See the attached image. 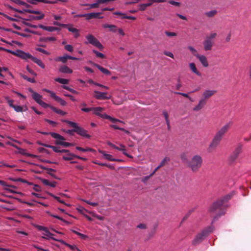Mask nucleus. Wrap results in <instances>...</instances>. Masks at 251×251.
I'll return each mask as SVG.
<instances>
[{"instance_id": "nucleus-16", "label": "nucleus", "mask_w": 251, "mask_h": 251, "mask_svg": "<svg viewBox=\"0 0 251 251\" xmlns=\"http://www.w3.org/2000/svg\"><path fill=\"white\" fill-rule=\"evenodd\" d=\"M221 140V138L215 135L209 144V148L211 149H215L220 144Z\"/></svg>"}, {"instance_id": "nucleus-24", "label": "nucleus", "mask_w": 251, "mask_h": 251, "mask_svg": "<svg viewBox=\"0 0 251 251\" xmlns=\"http://www.w3.org/2000/svg\"><path fill=\"white\" fill-rule=\"evenodd\" d=\"M0 50H4V51H5L7 52H9V53H11L13 55H14L16 56H18V57H20V55L21 54V52L22 51V50H18L16 51H13V50H9V49H5L3 47H0Z\"/></svg>"}, {"instance_id": "nucleus-26", "label": "nucleus", "mask_w": 251, "mask_h": 251, "mask_svg": "<svg viewBox=\"0 0 251 251\" xmlns=\"http://www.w3.org/2000/svg\"><path fill=\"white\" fill-rule=\"evenodd\" d=\"M93 65L97 67L99 70H100L102 73H103L105 75H110L111 74L110 72L107 69H105L100 65L96 64V63H93Z\"/></svg>"}, {"instance_id": "nucleus-43", "label": "nucleus", "mask_w": 251, "mask_h": 251, "mask_svg": "<svg viewBox=\"0 0 251 251\" xmlns=\"http://www.w3.org/2000/svg\"><path fill=\"white\" fill-rule=\"evenodd\" d=\"M10 0L17 4H19V5H24L27 7H28L29 6V5H28L27 3H26L25 1H23L20 0Z\"/></svg>"}, {"instance_id": "nucleus-4", "label": "nucleus", "mask_w": 251, "mask_h": 251, "mask_svg": "<svg viewBox=\"0 0 251 251\" xmlns=\"http://www.w3.org/2000/svg\"><path fill=\"white\" fill-rule=\"evenodd\" d=\"M19 57L25 60L27 59H30L32 61H33L34 63H36L41 68L44 69L45 68V66L44 63L41 59L33 56L29 53L25 52L22 50Z\"/></svg>"}, {"instance_id": "nucleus-25", "label": "nucleus", "mask_w": 251, "mask_h": 251, "mask_svg": "<svg viewBox=\"0 0 251 251\" xmlns=\"http://www.w3.org/2000/svg\"><path fill=\"white\" fill-rule=\"evenodd\" d=\"M59 71L64 74H72L73 73V70L66 65L61 66L59 68Z\"/></svg>"}, {"instance_id": "nucleus-54", "label": "nucleus", "mask_w": 251, "mask_h": 251, "mask_svg": "<svg viewBox=\"0 0 251 251\" xmlns=\"http://www.w3.org/2000/svg\"><path fill=\"white\" fill-rule=\"evenodd\" d=\"M170 160V158L168 157H165L164 158V159L161 161V162L160 163V166L162 167L163 166L165 163H166L167 162H168Z\"/></svg>"}, {"instance_id": "nucleus-64", "label": "nucleus", "mask_w": 251, "mask_h": 251, "mask_svg": "<svg viewBox=\"0 0 251 251\" xmlns=\"http://www.w3.org/2000/svg\"><path fill=\"white\" fill-rule=\"evenodd\" d=\"M164 54L168 56H169L172 58H174V55L173 54V53L170 51H165L164 52Z\"/></svg>"}, {"instance_id": "nucleus-21", "label": "nucleus", "mask_w": 251, "mask_h": 251, "mask_svg": "<svg viewBox=\"0 0 251 251\" xmlns=\"http://www.w3.org/2000/svg\"><path fill=\"white\" fill-rule=\"evenodd\" d=\"M216 92V91L214 90H205L203 93V99H205V100L209 99L211 96L214 95Z\"/></svg>"}, {"instance_id": "nucleus-37", "label": "nucleus", "mask_w": 251, "mask_h": 251, "mask_svg": "<svg viewBox=\"0 0 251 251\" xmlns=\"http://www.w3.org/2000/svg\"><path fill=\"white\" fill-rule=\"evenodd\" d=\"M162 114L164 116L167 126L168 129H169L170 128V121L169 120V115L168 114V112L166 110H164L162 112Z\"/></svg>"}, {"instance_id": "nucleus-52", "label": "nucleus", "mask_w": 251, "mask_h": 251, "mask_svg": "<svg viewBox=\"0 0 251 251\" xmlns=\"http://www.w3.org/2000/svg\"><path fill=\"white\" fill-rule=\"evenodd\" d=\"M242 151V146H239L235 151L234 153L235 157H237L238 155L241 153Z\"/></svg>"}, {"instance_id": "nucleus-14", "label": "nucleus", "mask_w": 251, "mask_h": 251, "mask_svg": "<svg viewBox=\"0 0 251 251\" xmlns=\"http://www.w3.org/2000/svg\"><path fill=\"white\" fill-rule=\"evenodd\" d=\"M5 100L7 101L9 106L13 108L14 110L17 112H20L23 111V108L20 105H15L13 104V100L10 99L8 97H6Z\"/></svg>"}, {"instance_id": "nucleus-3", "label": "nucleus", "mask_w": 251, "mask_h": 251, "mask_svg": "<svg viewBox=\"0 0 251 251\" xmlns=\"http://www.w3.org/2000/svg\"><path fill=\"white\" fill-rule=\"evenodd\" d=\"M232 197L231 195H227L222 198L214 202L209 207V211L214 212L216 209L223 205L225 202L229 201Z\"/></svg>"}, {"instance_id": "nucleus-30", "label": "nucleus", "mask_w": 251, "mask_h": 251, "mask_svg": "<svg viewBox=\"0 0 251 251\" xmlns=\"http://www.w3.org/2000/svg\"><path fill=\"white\" fill-rule=\"evenodd\" d=\"M27 1L31 4H36L37 2H41L45 3H54L56 1H50L48 0H27Z\"/></svg>"}, {"instance_id": "nucleus-61", "label": "nucleus", "mask_w": 251, "mask_h": 251, "mask_svg": "<svg viewBox=\"0 0 251 251\" xmlns=\"http://www.w3.org/2000/svg\"><path fill=\"white\" fill-rule=\"evenodd\" d=\"M47 193L51 197L53 198L54 199L56 200L58 202H59V201L61 200L59 197L56 196L52 193L50 192H47Z\"/></svg>"}, {"instance_id": "nucleus-63", "label": "nucleus", "mask_w": 251, "mask_h": 251, "mask_svg": "<svg viewBox=\"0 0 251 251\" xmlns=\"http://www.w3.org/2000/svg\"><path fill=\"white\" fill-rule=\"evenodd\" d=\"M151 176V174L149 175V176H144V177H143L142 178V181L145 183L150 178L151 176Z\"/></svg>"}, {"instance_id": "nucleus-8", "label": "nucleus", "mask_w": 251, "mask_h": 251, "mask_svg": "<svg viewBox=\"0 0 251 251\" xmlns=\"http://www.w3.org/2000/svg\"><path fill=\"white\" fill-rule=\"evenodd\" d=\"M81 111L85 112H89L93 111V114L104 119V115L107 114L105 113H101V112L104 110V108L101 107H90V108H81Z\"/></svg>"}, {"instance_id": "nucleus-39", "label": "nucleus", "mask_w": 251, "mask_h": 251, "mask_svg": "<svg viewBox=\"0 0 251 251\" xmlns=\"http://www.w3.org/2000/svg\"><path fill=\"white\" fill-rule=\"evenodd\" d=\"M76 149L79 151H83V152H85V151H91V152H96V150H95L94 149H93L92 148H88V147H87L85 149H84V148H81L79 147H76Z\"/></svg>"}, {"instance_id": "nucleus-45", "label": "nucleus", "mask_w": 251, "mask_h": 251, "mask_svg": "<svg viewBox=\"0 0 251 251\" xmlns=\"http://www.w3.org/2000/svg\"><path fill=\"white\" fill-rule=\"evenodd\" d=\"M63 122L67 123L68 125H69L75 128V129H76L78 127V125L76 123L71 122L68 120H64Z\"/></svg>"}, {"instance_id": "nucleus-62", "label": "nucleus", "mask_w": 251, "mask_h": 251, "mask_svg": "<svg viewBox=\"0 0 251 251\" xmlns=\"http://www.w3.org/2000/svg\"><path fill=\"white\" fill-rule=\"evenodd\" d=\"M32 247H34L35 249H37L38 250V251H49L48 250H46L40 247H39L36 245H33Z\"/></svg>"}, {"instance_id": "nucleus-17", "label": "nucleus", "mask_w": 251, "mask_h": 251, "mask_svg": "<svg viewBox=\"0 0 251 251\" xmlns=\"http://www.w3.org/2000/svg\"><path fill=\"white\" fill-rule=\"evenodd\" d=\"M68 26L66 27L68 30L74 34L75 38H77L79 36V30L76 28L74 27L73 25L67 24Z\"/></svg>"}, {"instance_id": "nucleus-46", "label": "nucleus", "mask_w": 251, "mask_h": 251, "mask_svg": "<svg viewBox=\"0 0 251 251\" xmlns=\"http://www.w3.org/2000/svg\"><path fill=\"white\" fill-rule=\"evenodd\" d=\"M119 149H122V148H124V150H125L124 151H121L123 152V153L126 156L128 157H129V158H133L132 156L129 155V154H128L126 152V150L125 149V146L123 145V144H120V147H119Z\"/></svg>"}, {"instance_id": "nucleus-28", "label": "nucleus", "mask_w": 251, "mask_h": 251, "mask_svg": "<svg viewBox=\"0 0 251 251\" xmlns=\"http://www.w3.org/2000/svg\"><path fill=\"white\" fill-rule=\"evenodd\" d=\"M42 182L45 185L50 186L51 187H55L56 186V182L53 181L51 182L49 181L48 180L44 178H41Z\"/></svg>"}, {"instance_id": "nucleus-20", "label": "nucleus", "mask_w": 251, "mask_h": 251, "mask_svg": "<svg viewBox=\"0 0 251 251\" xmlns=\"http://www.w3.org/2000/svg\"><path fill=\"white\" fill-rule=\"evenodd\" d=\"M99 152L102 154L104 156V158L107 160L111 161H120V159H116L112 157L111 154L106 153L104 151L99 150Z\"/></svg>"}, {"instance_id": "nucleus-48", "label": "nucleus", "mask_w": 251, "mask_h": 251, "mask_svg": "<svg viewBox=\"0 0 251 251\" xmlns=\"http://www.w3.org/2000/svg\"><path fill=\"white\" fill-rule=\"evenodd\" d=\"M62 87V88L63 89L67 90L69 91L70 92H72L73 94H78V92L77 91H76V90H74L73 89H72V88H70L69 87H68L67 86L63 85Z\"/></svg>"}, {"instance_id": "nucleus-29", "label": "nucleus", "mask_w": 251, "mask_h": 251, "mask_svg": "<svg viewBox=\"0 0 251 251\" xmlns=\"http://www.w3.org/2000/svg\"><path fill=\"white\" fill-rule=\"evenodd\" d=\"M58 242L62 244L66 245L67 247H69L72 250H76L78 251H81L75 245H72L69 244H68V243H66L63 240H61V239L58 240Z\"/></svg>"}, {"instance_id": "nucleus-58", "label": "nucleus", "mask_w": 251, "mask_h": 251, "mask_svg": "<svg viewBox=\"0 0 251 251\" xmlns=\"http://www.w3.org/2000/svg\"><path fill=\"white\" fill-rule=\"evenodd\" d=\"M53 24L55 25L59 26L62 27H66V26H68L67 24H61L58 22H53Z\"/></svg>"}, {"instance_id": "nucleus-10", "label": "nucleus", "mask_w": 251, "mask_h": 251, "mask_svg": "<svg viewBox=\"0 0 251 251\" xmlns=\"http://www.w3.org/2000/svg\"><path fill=\"white\" fill-rule=\"evenodd\" d=\"M232 125L231 122H229L226 123L224 126H223L216 133L215 135L222 139L223 137L225 135V134L227 132V131L229 129L231 126Z\"/></svg>"}, {"instance_id": "nucleus-13", "label": "nucleus", "mask_w": 251, "mask_h": 251, "mask_svg": "<svg viewBox=\"0 0 251 251\" xmlns=\"http://www.w3.org/2000/svg\"><path fill=\"white\" fill-rule=\"evenodd\" d=\"M73 131L74 132H76L78 135L84 138H90L91 137L90 135L87 133V131L86 130L79 126H78V127L76 129H73Z\"/></svg>"}, {"instance_id": "nucleus-49", "label": "nucleus", "mask_w": 251, "mask_h": 251, "mask_svg": "<svg viewBox=\"0 0 251 251\" xmlns=\"http://www.w3.org/2000/svg\"><path fill=\"white\" fill-rule=\"evenodd\" d=\"M35 50H37V51H38L40 52H42L45 54H46V55H50V52L48 51L47 50L43 49H42L41 48H36L35 49Z\"/></svg>"}, {"instance_id": "nucleus-44", "label": "nucleus", "mask_w": 251, "mask_h": 251, "mask_svg": "<svg viewBox=\"0 0 251 251\" xmlns=\"http://www.w3.org/2000/svg\"><path fill=\"white\" fill-rule=\"evenodd\" d=\"M188 49L190 50L191 53L196 57L199 54L198 53L197 50L191 46H188Z\"/></svg>"}, {"instance_id": "nucleus-34", "label": "nucleus", "mask_w": 251, "mask_h": 251, "mask_svg": "<svg viewBox=\"0 0 251 251\" xmlns=\"http://www.w3.org/2000/svg\"><path fill=\"white\" fill-rule=\"evenodd\" d=\"M68 56L69 55L66 54L62 56H59L58 57H56L54 59V60L56 61H61L63 63H66L67 59H69V58L68 57Z\"/></svg>"}, {"instance_id": "nucleus-9", "label": "nucleus", "mask_w": 251, "mask_h": 251, "mask_svg": "<svg viewBox=\"0 0 251 251\" xmlns=\"http://www.w3.org/2000/svg\"><path fill=\"white\" fill-rule=\"evenodd\" d=\"M87 42L85 44H90L95 47H96L100 50H102L103 48L102 44L100 41L92 34H89L86 36Z\"/></svg>"}, {"instance_id": "nucleus-40", "label": "nucleus", "mask_w": 251, "mask_h": 251, "mask_svg": "<svg viewBox=\"0 0 251 251\" xmlns=\"http://www.w3.org/2000/svg\"><path fill=\"white\" fill-rule=\"evenodd\" d=\"M54 80L62 84H67L69 82V79L61 78H55Z\"/></svg>"}, {"instance_id": "nucleus-2", "label": "nucleus", "mask_w": 251, "mask_h": 251, "mask_svg": "<svg viewBox=\"0 0 251 251\" xmlns=\"http://www.w3.org/2000/svg\"><path fill=\"white\" fill-rule=\"evenodd\" d=\"M202 162L201 156L196 155L188 162V166L193 171H196L201 167Z\"/></svg>"}, {"instance_id": "nucleus-50", "label": "nucleus", "mask_w": 251, "mask_h": 251, "mask_svg": "<svg viewBox=\"0 0 251 251\" xmlns=\"http://www.w3.org/2000/svg\"><path fill=\"white\" fill-rule=\"evenodd\" d=\"M80 200L81 201H83L85 202L87 204H90L91 205H92V206H97L98 205V203L96 202H91L90 201L85 200L82 199H80Z\"/></svg>"}, {"instance_id": "nucleus-53", "label": "nucleus", "mask_w": 251, "mask_h": 251, "mask_svg": "<svg viewBox=\"0 0 251 251\" xmlns=\"http://www.w3.org/2000/svg\"><path fill=\"white\" fill-rule=\"evenodd\" d=\"M23 78L25 79V80H26L27 81H28V82H31V83H34L35 82V80L34 78H30V77H27V76L26 75H23L22 76Z\"/></svg>"}, {"instance_id": "nucleus-12", "label": "nucleus", "mask_w": 251, "mask_h": 251, "mask_svg": "<svg viewBox=\"0 0 251 251\" xmlns=\"http://www.w3.org/2000/svg\"><path fill=\"white\" fill-rule=\"evenodd\" d=\"M95 98L97 100H109L111 98V95H108L106 92H101L98 91H95Z\"/></svg>"}, {"instance_id": "nucleus-11", "label": "nucleus", "mask_w": 251, "mask_h": 251, "mask_svg": "<svg viewBox=\"0 0 251 251\" xmlns=\"http://www.w3.org/2000/svg\"><path fill=\"white\" fill-rule=\"evenodd\" d=\"M101 14V13L98 12V13H86V14H78L76 16L78 17H85L87 20H90L92 18H99L100 19H102L103 18V16L101 17H98L99 15Z\"/></svg>"}, {"instance_id": "nucleus-18", "label": "nucleus", "mask_w": 251, "mask_h": 251, "mask_svg": "<svg viewBox=\"0 0 251 251\" xmlns=\"http://www.w3.org/2000/svg\"><path fill=\"white\" fill-rule=\"evenodd\" d=\"M201 62L204 67H207L209 65L206 57L204 55L199 54L196 57Z\"/></svg>"}, {"instance_id": "nucleus-55", "label": "nucleus", "mask_w": 251, "mask_h": 251, "mask_svg": "<svg viewBox=\"0 0 251 251\" xmlns=\"http://www.w3.org/2000/svg\"><path fill=\"white\" fill-rule=\"evenodd\" d=\"M168 2L173 5H175L176 6L179 7L180 6V3L179 2L175 1L174 0H169Z\"/></svg>"}, {"instance_id": "nucleus-57", "label": "nucleus", "mask_w": 251, "mask_h": 251, "mask_svg": "<svg viewBox=\"0 0 251 251\" xmlns=\"http://www.w3.org/2000/svg\"><path fill=\"white\" fill-rule=\"evenodd\" d=\"M64 48L66 50L70 51L72 52L73 51V47L71 45H66Z\"/></svg>"}, {"instance_id": "nucleus-19", "label": "nucleus", "mask_w": 251, "mask_h": 251, "mask_svg": "<svg viewBox=\"0 0 251 251\" xmlns=\"http://www.w3.org/2000/svg\"><path fill=\"white\" fill-rule=\"evenodd\" d=\"M206 103V100L205 99L201 98L199 100L198 104L193 108V110L198 111L201 109Z\"/></svg>"}, {"instance_id": "nucleus-32", "label": "nucleus", "mask_w": 251, "mask_h": 251, "mask_svg": "<svg viewBox=\"0 0 251 251\" xmlns=\"http://www.w3.org/2000/svg\"><path fill=\"white\" fill-rule=\"evenodd\" d=\"M18 150L19 151V153L21 154H23V155H26L27 156H28V157H36V155H34L33 154H31V153H27V152H25V149H23L22 148H18Z\"/></svg>"}, {"instance_id": "nucleus-33", "label": "nucleus", "mask_w": 251, "mask_h": 251, "mask_svg": "<svg viewBox=\"0 0 251 251\" xmlns=\"http://www.w3.org/2000/svg\"><path fill=\"white\" fill-rule=\"evenodd\" d=\"M75 154L69 151L66 154L63 155L62 158L64 160H71L75 157Z\"/></svg>"}, {"instance_id": "nucleus-60", "label": "nucleus", "mask_w": 251, "mask_h": 251, "mask_svg": "<svg viewBox=\"0 0 251 251\" xmlns=\"http://www.w3.org/2000/svg\"><path fill=\"white\" fill-rule=\"evenodd\" d=\"M165 33L167 36H169V37H173V36H176V33L173 32L165 31Z\"/></svg>"}, {"instance_id": "nucleus-7", "label": "nucleus", "mask_w": 251, "mask_h": 251, "mask_svg": "<svg viewBox=\"0 0 251 251\" xmlns=\"http://www.w3.org/2000/svg\"><path fill=\"white\" fill-rule=\"evenodd\" d=\"M14 10L15 11H17L20 13H23L24 12H28L29 13H33V14L39 15V16H31V18L32 20H40L43 19L45 17V14L44 13H43L42 12H41L40 11H38V10H31V9H26V10H18L16 8L14 9Z\"/></svg>"}, {"instance_id": "nucleus-38", "label": "nucleus", "mask_w": 251, "mask_h": 251, "mask_svg": "<svg viewBox=\"0 0 251 251\" xmlns=\"http://www.w3.org/2000/svg\"><path fill=\"white\" fill-rule=\"evenodd\" d=\"M49 107L50 108L52 111H53L54 112H55L57 114H61L62 115H65L66 114V112H64L61 109H57L56 108H55L52 106H51L50 105Z\"/></svg>"}, {"instance_id": "nucleus-15", "label": "nucleus", "mask_w": 251, "mask_h": 251, "mask_svg": "<svg viewBox=\"0 0 251 251\" xmlns=\"http://www.w3.org/2000/svg\"><path fill=\"white\" fill-rule=\"evenodd\" d=\"M53 235V234L49 231L48 228H47L46 230H45L42 233V238L46 240L52 239L58 242L59 239L54 238Z\"/></svg>"}, {"instance_id": "nucleus-41", "label": "nucleus", "mask_w": 251, "mask_h": 251, "mask_svg": "<svg viewBox=\"0 0 251 251\" xmlns=\"http://www.w3.org/2000/svg\"><path fill=\"white\" fill-rule=\"evenodd\" d=\"M151 2L147 3H142L139 5V9L141 11H144L146 9V8L148 6L151 5Z\"/></svg>"}, {"instance_id": "nucleus-59", "label": "nucleus", "mask_w": 251, "mask_h": 251, "mask_svg": "<svg viewBox=\"0 0 251 251\" xmlns=\"http://www.w3.org/2000/svg\"><path fill=\"white\" fill-rule=\"evenodd\" d=\"M43 91H45V92H46L47 93H49L50 94V96L53 98V97L54 96V95H55V93L52 91H50V90H48L47 89H43Z\"/></svg>"}, {"instance_id": "nucleus-56", "label": "nucleus", "mask_w": 251, "mask_h": 251, "mask_svg": "<svg viewBox=\"0 0 251 251\" xmlns=\"http://www.w3.org/2000/svg\"><path fill=\"white\" fill-rule=\"evenodd\" d=\"M180 158L183 162H185L187 160V155L185 153H182L180 154Z\"/></svg>"}, {"instance_id": "nucleus-42", "label": "nucleus", "mask_w": 251, "mask_h": 251, "mask_svg": "<svg viewBox=\"0 0 251 251\" xmlns=\"http://www.w3.org/2000/svg\"><path fill=\"white\" fill-rule=\"evenodd\" d=\"M217 13V10H212L209 11H207L204 13V15L208 17H213L214 16L216 13Z\"/></svg>"}, {"instance_id": "nucleus-23", "label": "nucleus", "mask_w": 251, "mask_h": 251, "mask_svg": "<svg viewBox=\"0 0 251 251\" xmlns=\"http://www.w3.org/2000/svg\"><path fill=\"white\" fill-rule=\"evenodd\" d=\"M189 66L190 69L191 70L193 73L196 74L197 75L199 76H201V73L198 71L194 63H190L189 64Z\"/></svg>"}, {"instance_id": "nucleus-5", "label": "nucleus", "mask_w": 251, "mask_h": 251, "mask_svg": "<svg viewBox=\"0 0 251 251\" xmlns=\"http://www.w3.org/2000/svg\"><path fill=\"white\" fill-rule=\"evenodd\" d=\"M28 91L32 93L33 99L40 105L44 108H48L50 105L42 100L43 97L38 93L34 91L31 88H29Z\"/></svg>"}, {"instance_id": "nucleus-1", "label": "nucleus", "mask_w": 251, "mask_h": 251, "mask_svg": "<svg viewBox=\"0 0 251 251\" xmlns=\"http://www.w3.org/2000/svg\"><path fill=\"white\" fill-rule=\"evenodd\" d=\"M217 36L215 32L211 33L207 36L203 42V49L205 51L211 50L214 43V39Z\"/></svg>"}, {"instance_id": "nucleus-6", "label": "nucleus", "mask_w": 251, "mask_h": 251, "mask_svg": "<svg viewBox=\"0 0 251 251\" xmlns=\"http://www.w3.org/2000/svg\"><path fill=\"white\" fill-rule=\"evenodd\" d=\"M50 135L53 138L56 139L55 143L57 145H61L65 147L72 146L74 145L73 144L65 142V138L62 136L60 135L58 133L54 132H50Z\"/></svg>"}, {"instance_id": "nucleus-47", "label": "nucleus", "mask_w": 251, "mask_h": 251, "mask_svg": "<svg viewBox=\"0 0 251 251\" xmlns=\"http://www.w3.org/2000/svg\"><path fill=\"white\" fill-rule=\"evenodd\" d=\"M93 52L96 54V55L98 57L101 58H104L105 57V56L104 54H103L100 52H99L98 51H97L95 50H93Z\"/></svg>"}, {"instance_id": "nucleus-36", "label": "nucleus", "mask_w": 251, "mask_h": 251, "mask_svg": "<svg viewBox=\"0 0 251 251\" xmlns=\"http://www.w3.org/2000/svg\"><path fill=\"white\" fill-rule=\"evenodd\" d=\"M204 235L203 233L198 235L193 241V244H196L201 241L204 238Z\"/></svg>"}, {"instance_id": "nucleus-51", "label": "nucleus", "mask_w": 251, "mask_h": 251, "mask_svg": "<svg viewBox=\"0 0 251 251\" xmlns=\"http://www.w3.org/2000/svg\"><path fill=\"white\" fill-rule=\"evenodd\" d=\"M107 144L108 145H109V146L113 148L114 149H115L118 151H124L125 150H124V148H122V149H119V147H117L116 146H115V145H114L113 144H112V143L110 142H107Z\"/></svg>"}, {"instance_id": "nucleus-35", "label": "nucleus", "mask_w": 251, "mask_h": 251, "mask_svg": "<svg viewBox=\"0 0 251 251\" xmlns=\"http://www.w3.org/2000/svg\"><path fill=\"white\" fill-rule=\"evenodd\" d=\"M53 98L55 100L58 102L62 106H65L67 104L66 102L64 100L56 96V94L54 95Z\"/></svg>"}, {"instance_id": "nucleus-31", "label": "nucleus", "mask_w": 251, "mask_h": 251, "mask_svg": "<svg viewBox=\"0 0 251 251\" xmlns=\"http://www.w3.org/2000/svg\"><path fill=\"white\" fill-rule=\"evenodd\" d=\"M104 119L109 120L112 123H115L116 122H119L120 123L125 124L124 122L119 120L118 119L113 118L108 115H104Z\"/></svg>"}, {"instance_id": "nucleus-27", "label": "nucleus", "mask_w": 251, "mask_h": 251, "mask_svg": "<svg viewBox=\"0 0 251 251\" xmlns=\"http://www.w3.org/2000/svg\"><path fill=\"white\" fill-rule=\"evenodd\" d=\"M102 27L104 28H109L110 31L116 32L117 31V27L114 25L103 24Z\"/></svg>"}, {"instance_id": "nucleus-22", "label": "nucleus", "mask_w": 251, "mask_h": 251, "mask_svg": "<svg viewBox=\"0 0 251 251\" xmlns=\"http://www.w3.org/2000/svg\"><path fill=\"white\" fill-rule=\"evenodd\" d=\"M38 26L41 29L49 32H53L59 30L58 28L52 26H45L43 25H39Z\"/></svg>"}]
</instances>
